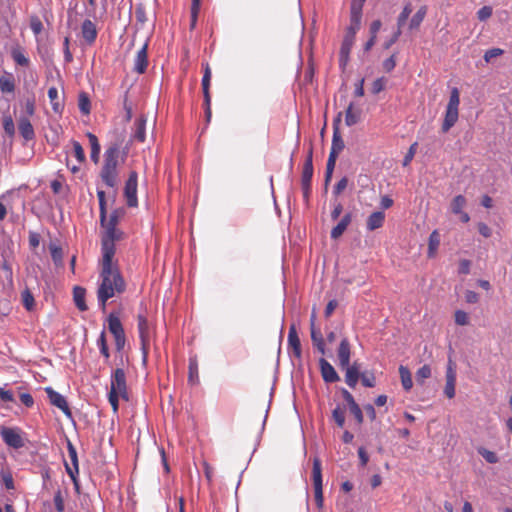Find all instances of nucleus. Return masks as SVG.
I'll return each instance as SVG.
<instances>
[{
    "instance_id": "49530a36",
    "label": "nucleus",
    "mask_w": 512,
    "mask_h": 512,
    "mask_svg": "<svg viewBox=\"0 0 512 512\" xmlns=\"http://www.w3.org/2000/svg\"><path fill=\"white\" fill-rule=\"evenodd\" d=\"M2 125L5 133L9 137H13L15 135V124L10 115H5L3 117Z\"/></svg>"
},
{
    "instance_id": "4468645a",
    "label": "nucleus",
    "mask_w": 512,
    "mask_h": 512,
    "mask_svg": "<svg viewBox=\"0 0 512 512\" xmlns=\"http://www.w3.org/2000/svg\"><path fill=\"white\" fill-rule=\"evenodd\" d=\"M131 317L134 315L131 313L130 305L127 302H120L109 312L106 320H125Z\"/></svg>"
},
{
    "instance_id": "f257e3e1",
    "label": "nucleus",
    "mask_w": 512,
    "mask_h": 512,
    "mask_svg": "<svg viewBox=\"0 0 512 512\" xmlns=\"http://www.w3.org/2000/svg\"><path fill=\"white\" fill-rule=\"evenodd\" d=\"M105 235L102 237V269L100 273L101 284L97 291L98 301L105 311L106 302L116 294L125 291L126 284L118 269L113 263L115 255V241L123 238L124 233L116 227H104Z\"/></svg>"
},
{
    "instance_id": "7ed1b4c3",
    "label": "nucleus",
    "mask_w": 512,
    "mask_h": 512,
    "mask_svg": "<svg viewBox=\"0 0 512 512\" xmlns=\"http://www.w3.org/2000/svg\"><path fill=\"white\" fill-rule=\"evenodd\" d=\"M459 104L460 93L459 90L455 87L451 90L449 102L446 107L445 117L441 127L443 133H447L456 124L459 117Z\"/></svg>"
},
{
    "instance_id": "9d476101",
    "label": "nucleus",
    "mask_w": 512,
    "mask_h": 512,
    "mask_svg": "<svg viewBox=\"0 0 512 512\" xmlns=\"http://www.w3.org/2000/svg\"><path fill=\"white\" fill-rule=\"evenodd\" d=\"M67 450H68L69 458L72 463V467L69 466L67 463H65V469H66L67 474L70 476V478L74 482L75 486L77 487L78 486L77 476L79 474L78 456H77V450L70 440H67Z\"/></svg>"
},
{
    "instance_id": "e433bc0d",
    "label": "nucleus",
    "mask_w": 512,
    "mask_h": 512,
    "mask_svg": "<svg viewBox=\"0 0 512 512\" xmlns=\"http://www.w3.org/2000/svg\"><path fill=\"white\" fill-rule=\"evenodd\" d=\"M125 215V209L124 208H117L112 211L110 214L109 219L106 218L105 225H101L102 227H117L119 221L121 218H123Z\"/></svg>"
},
{
    "instance_id": "6ab92c4d",
    "label": "nucleus",
    "mask_w": 512,
    "mask_h": 512,
    "mask_svg": "<svg viewBox=\"0 0 512 512\" xmlns=\"http://www.w3.org/2000/svg\"><path fill=\"white\" fill-rule=\"evenodd\" d=\"M109 330L115 338L116 349L119 351L125 345V334L122 322H108Z\"/></svg>"
},
{
    "instance_id": "423d86ee",
    "label": "nucleus",
    "mask_w": 512,
    "mask_h": 512,
    "mask_svg": "<svg viewBox=\"0 0 512 512\" xmlns=\"http://www.w3.org/2000/svg\"><path fill=\"white\" fill-rule=\"evenodd\" d=\"M137 186H138V174L136 171H131L129 177L125 183L124 196L127 199V205L129 207H136L138 205L137 199Z\"/></svg>"
},
{
    "instance_id": "bf43d9fd",
    "label": "nucleus",
    "mask_w": 512,
    "mask_h": 512,
    "mask_svg": "<svg viewBox=\"0 0 512 512\" xmlns=\"http://www.w3.org/2000/svg\"><path fill=\"white\" fill-rule=\"evenodd\" d=\"M504 54V50L500 48H492L485 52L484 60L489 63L493 58L501 56Z\"/></svg>"
},
{
    "instance_id": "e2e57ef3",
    "label": "nucleus",
    "mask_w": 512,
    "mask_h": 512,
    "mask_svg": "<svg viewBox=\"0 0 512 512\" xmlns=\"http://www.w3.org/2000/svg\"><path fill=\"white\" fill-rule=\"evenodd\" d=\"M396 66V54H392L389 58L383 61L382 67L385 72H391Z\"/></svg>"
},
{
    "instance_id": "a18cd8bd",
    "label": "nucleus",
    "mask_w": 512,
    "mask_h": 512,
    "mask_svg": "<svg viewBox=\"0 0 512 512\" xmlns=\"http://www.w3.org/2000/svg\"><path fill=\"white\" fill-rule=\"evenodd\" d=\"M466 203V198L463 195L455 196L451 203V211L454 214L461 213Z\"/></svg>"
},
{
    "instance_id": "20e7f679",
    "label": "nucleus",
    "mask_w": 512,
    "mask_h": 512,
    "mask_svg": "<svg viewBox=\"0 0 512 512\" xmlns=\"http://www.w3.org/2000/svg\"><path fill=\"white\" fill-rule=\"evenodd\" d=\"M312 480L314 487V498L318 509L324 506L323 484H322V467L321 460L318 457L313 459Z\"/></svg>"
},
{
    "instance_id": "680f3d73",
    "label": "nucleus",
    "mask_w": 512,
    "mask_h": 512,
    "mask_svg": "<svg viewBox=\"0 0 512 512\" xmlns=\"http://www.w3.org/2000/svg\"><path fill=\"white\" fill-rule=\"evenodd\" d=\"M348 185V178L346 176L342 177L334 186L333 193L334 195H340Z\"/></svg>"
},
{
    "instance_id": "69168bd1",
    "label": "nucleus",
    "mask_w": 512,
    "mask_h": 512,
    "mask_svg": "<svg viewBox=\"0 0 512 512\" xmlns=\"http://www.w3.org/2000/svg\"><path fill=\"white\" fill-rule=\"evenodd\" d=\"M492 7L490 6H483L482 8H480L477 12V17L480 21H486L487 19H489L492 15Z\"/></svg>"
},
{
    "instance_id": "3c124183",
    "label": "nucleus",
    "mask_w": 512,
    "mask_h": 512,
    "mask_svg": "<svg viewBox=\"0 0 512 512\" xmlns=\"http://www.w3.org/2000/svg\"><path fill=\"white\" fill-rule=\"evenodd\" d=\"M23 305L27 310H32L34 306V297L29 289H25L22 294Z\"/></svg>"
},
{
    "instance_id": "79ce46f5",
    "label": "nucleus",
    "mask_w": 512,
    "mask_h": 512,
    "mask_svg": "<svg viewBox=\"0 0 512 512\" xmlns=\"http://www.w3.org/2000/svg\"><path fill=\"white\" fill-rule=\"evenodd\" d=\"M431 377V367L427 364L420 367L416 372V382L420 385L424 384V381Z\"/></svg>"
},
{
    "instance_id": "052dcab7",
    "label": "nucleus",
    "mask_w": 512,
    "mask_h": 512,
    "mask_svg": "<svg viewBox=\"0 0 512 512\" xmlns=\"http://www.w3.org/2000/svg\"><path fill=\"white\" fill-rule=\"evenodd\" d=\"M349 411L354 416V418L358 424L363 423V420H364L363 413L358 404H354L351 407H349Z\"/></svg>"
},
{
    "instance_id": "dca6fc26",
    "label": "nucleus",
    "mask_w": 512,
    "mask_h": 512,
    "mask_svg": "<svg viewBox=\"0 0 512 512\" xmlns=\"http://www.w3.org/2000/svg\"><path fill=\"white\" fill-rule=\"evenodd\" d=\"M148 42L146 41L142 48L137 52L136 57L134 59V67L133 70L138 74H143L146 72L148 66Z\"/></svg>"
},
{
    "instance_id": "603ef678",
    "label": "nucleus",
    "mask_w": 512,
    "mask_h": 512,
    "mask_svg": "<svg viewBox=\"0 0 512 512\" xmlns=\"http://www.w3.org/2000/svg\"><path fill=\"white\" fill-rule=\"evenodd\" d=\"M72 145H73V150H74V156L76 157L78 162L79 163L85 162V159H86L85 152H84L82 145L78 141H75V140L72 141Z\"/></svg>"
},
{
    "instance_id": "0eeeda50",
    "label": "nucleus",
    "mask_w": 512,
    "mask_h": 512,
    "mask_svg": "<svg viewBox=\"0 0 512 512\" xmlns=\"http://www.w3.org/2000/svg\"><path fill=\"white\" fill-rule=\"evenodd\" d=\"M45 392L53 406L59 408L68 418H72L71 409L66 401V398L62 394L55 391L52 387H46Z\"/></svg>"
},
{
    "instance_id": "ddd939ff",
    "label": "nucleus",
    "mask_w": 512,
    "mask_h": 512,
    "mask_svg": "<svg viewBox=\"0 0 512 512\" xmlns=\"http://www.w3.org/2000/svg\"><path fill=\"white\" fill-rule=\"evenodd\" d=\"M319 366L324 382L335 383L340 380V377L334 367L325 358H320Z\"/></svg>"
},
{
    "instance_id": "f8f14e48",
    "label": "nucleus",
    "mask_w": 512,
    "mask_h": 512,
    "mask_svg": "<svg viewBox=\"0 0 512 512\" xmlns=\"http://www.w3.org/2000/svg\"><path fill=\"white\" fill-rule=\"evenodd\" d=\"M288 348L292 349L294 357L297 359H301L302 357V350H301V343L300 339L297 333V328L294 322H292L291 326L289 327L288 332Z\"/></svg>"
},
{
    "instance_id": "6e6552de",
    "label": "nucleus",
    "mask_w": 512,
    "mask_h": 512,
    "mask_svg": "<svg viewBox=\"0 0 512 512\" xmlns=\"http://www.w3.org/2000/svg\"><path fill=\"white\" fill-rule=\"evenodd\" d=\"M111 391L120 392V395L124 399H128L126 375L122 368H117L111 375Z\"/></svg>"
},
{
    "instance_id": "4be33fe9",
    "label": "nucleus",
    "mask_w": 512,
    "mask_h": 512,
    "mask_svg": "<svg viewBox=\"0 0 512 512\" xmlns=\"http://www.w3.org/2000/svg\"><path fill=\"white\" fill-rule=\"evenodd\" d=\"M351 221L352 214L348 212L341 218L339 223L331 230V238L334 240L339 239L343 235L347 227L350 225Z\"/></svg>"
},
{
    "instance_id": "aec40b11",
    "label": "nucleus",
    "mask_w": 512,
    "mask_h": 512,
    "mask_svg": "<svg viewBox=\"0 0 512 512\" xmlns=\"http://www.w3.org/2000/svg\"><path fill=\"white\" fill-rule=\"evenodd\" d=\"M337 356L341 368L350 365V344L346 338L342 339L338 347Z\"/></svg>"
},
{
    "instance_id": "a878e982",
    "label": "nucleus",
    "mask_w": 512,
    "mask_h": 512,
    "mask_svg": "<svg viewBox=\"0 0 512 512\" xmlns=\"http://www.w3.org/2000/svg\"><path fill=\"white\" fill-rule=\"evenodd\" d=\"M361 109L355 108L354 103L350 102L345 113V124L349 127L357 124L361 120Z\"/></svg>"
},
{
    "instance_id": "c03bdc74",
    "label": "nucleus",
    "mask_w": 512,
    "mask_h": 512,
    "mask_svg": "<svg viewBox=\"0 0 512 512\" xmlns=\"http://www.w3.org/2000/svg\"><path fill=\"white\" fill-rule=\"evenodd\" d=\"M477 452L479 455H481L486 462H488L489 464H495L498 462V456L496 455L495 452L493 451H490L488 449H486L485 447H478L477 448Z\"/></svg>"
},
{
    "instance_id": "f704fd0d",
    "label": "nucleus",
    "mask_w": 512,
    "mask_h": 512,
    "mask_svg": "<svg viewBox=\"0 0 512 512\" xmlns=\"http://www.w3.org/2000/svg\"><path fill=\"white\" fill-rule=\"evenodd\" d=\"M399 374L403 389L407 392L410 391L413 386L412 375L410 370L407 367L401 365L399 367Z\"/></svg>"
},
{
    "instance_id": "6e6d98bb",
    "label": "nucleus",
    "mask_w": 512,
    "mask_h": 512,
    "mask_svg": "<svg viewBox=\"0 0 512 512\" xmlns=\"http://www.w3.org/2000/svg\"><path fill=\"white\" fill-rule=\"evenodd\" d=\"M417 146H418V143L417 142H414L408 149L406 155L404 156V159H403V162H402V165L404 167L408 166L411 161L413 160L415 154H416V150H417Z\"/></svg>"
},
{
    "instance_id": "5701e85b",
    "label": "nucleus",
    "mask_w": 512,
    "mask_h": 512,
    "mask_svg": "<svg viewBox=\"0 0 512 512\" xmlns=\"http://www.w3.org/2000/svg\"><path fill=\"white\" fill-rule=\"evenodd\" d=\"M362 19V11L358 8L350 9V25L346 29V33L356 36L360 29Z\"/></svg>"
},
{
    "instance_id": "a211bd4d",
    "label": "nucleus",
    "mask_w": 512,
    "mask_h": 512,
    "mask_svg": "<svg viewBox=\"0 0 512 512\" xmlns=\"http://www.w3.org/2000/svg\"><path fill=\"white\" fill-rule=\"evenodd\" d=\"M82 37L88 45H92L98 35L96 25L89 19L83 21L81 25Z\"/></svg>"
},
{
    "instance_id": "37998d69",
    "label": "nucleus",
    "mask_w": 512,
    "mask_h": 512,
    "mask_svg": "<svg viewBox=\"0 0 512 512\" xmlns=\"http://www.w3.org/2000/svg\"><path fill=\"white\" fill-rule=\"evenodd\" d=\"M332 419L338 427L342 428L345 424V410L340 405H337L332 411Z\"/></svg>"
},
{
    "instance_id": "f3484780",
    "label": "nucleus",
    "mask_w": 512,
    "mask_h": 512,
    "mask_svg": "<svg viewBox=\"0 0 512 512\" xmlns=\"http://www.w3.org/2000/svg\"><path fill=\"white\" fill-rule=\"evenodd\" d=\"M313 172H314L313 147L310 146L307 156H306V159H305V162H304V165H303V170H302V175H301V184H311Z\"/></svg>"
},
{
    "instance_id": "5fc2aeb1",
    "label": "nucleus",
    "mask_w": 512,
    "mask_h": 512,
    "mask_svg": "<svg viewBox=\"0 0 512 512\" xmlns=\"http://www.w3.org/2000/svg\"><path fill=\"white\" fill-rule=\"evenodd\" d=\"M30 28L35 35H39L42 32L43 24L38 16L30 17Z\"/></svg>"
},
{
    "instance_id": "4c0bfd02",
    "label": "nucleus",
    "mask_w": 512,
    "mask_h": 512,
    "mask_svg": "<svg viewBox=\"0 0 512 512\" xmlns=\"http://www.w3.org/2000/svg\"><path fill=\"white\" fill-rule=\"evenodd\" d=\"M49 250L51 253V258L56 266H62L63 265V249L56 245L55 243L49 244Z\"/></svg>"
},
{
    "instance_id": "864d4df0",
    "label": "nucleus",
    "mask_w": 512,
    "mask_h": 512,
    "mask_svg": "<svg viewBox=\"0 0 512 512\" xmlns=\"http://www.w3.org/2000/svg\"><path fill=\"white\" fill-rule=\"evenodd\" d=\"M54 506L57 512H64L65 510V504H64V498L62 496V492L60 489H58L53 498Z\"/></svg>"
},
{
    "instance_id": "2f4dec72",
    "label": "nucleus",
    "mask_w": 512,
    "mask_h": 512,
    "mask_svg": "<svg viewBox=\"0 0 512 512\" xmlns=\"http://www.w3.org/2000/svg\"><path fill=\"white\" fill-rule=\"evenodd\" d=\"M0 90L2 93H12L15 90V79L13 74L5 73L0 77Z\"/></svg>"
},
{
    "instance_id": "ea45409f",
    "label": "nucleus",
    "mask_w": 512,
    "mask_h": 512,
    "mask_svg": "<svg viewBox=\"0 0 512 512\" xmlns=\"http://www.w3.org/2000/svg\"><path fill=\"white\" fill-rule=\"evenodd\" d=\"M97 197H98V201H99L100 224L101 225H105L106 214H107L105 192L103 190H98L97 191Z\"/></svg>"
},
{
    "instance_id": "338daca9",
    "label": "nucleus",
    "mask_w": 512,
    "mask_h": 512,
    "mask_svg": "<svg viewBox=\"0 0 512 512\" xmlns=\"http://www.w3.org/2000/svg\"><path fill=\"white\" fill-rule=\"evenodd\" d=\"M119 397H121L120 392L111 391L108 394V400L110 405L112 406L114 411L118 410L119 407Z\"/></svg>"
},
{
    "instance_id": "58836bf2",
    "label": "nucleus",
    "mask_w": 512,
    "mask_h": 512,
    "mask_svg": "<svg viewBox=\"0 0 512 512\" xmlns=\"http://www.w3.org/2000/svg\"><path fill=\"white\" fill-rule=\"evenodd\" d=\"M427 13V7L422 6L418 9V11L413 15V17L410 20L409 28L411 30L417 29L422 21L424 20Z\"/></svg>"
},
{
    "instance_id": "9b49d317",
    "label": "nucleus",
    "mask_w": 512,
    "mask_h": 512,
    "mask_svg": "<svg viewBox=\"0 0 512 512\" xmlns=\"http://www.w3.org/2000/svg\"><path fill=\"white\" fill-rule=\"evenodd\" d=\"M354 41H355L354 35L345 33V36L343 38V41H342V44L340 47V52H339V66L343 71L345 70V68L348 64L349 55H350L351 49L353 47Z\"/></svg>"
},
{
    "instance_id": "c756f323",
    "label": "nucleus",
    "mask_w": 512,
    "mask_h": 512,
    "mask_svg": "<svg viewBox=\"0 0 512 512\" xmlns=\"http://www.w3.org/2000/svg\"><path fill=\"white\" fill-rule=\"evenodd\" d=\"M133 138L138 142H144L146 138V117L141 115L135 121V132Z\"/></svg>"
},
{
    "instance_id": "c9c22d12",
    "label": "nucleus",
    "mask_w": 512,
    "mask_h": 512,
    "mask_svg": "<svg viewBox=\"0 0 512 512\" xmlns=\"http://www.w3.org/2000/svg\"><path fill=\"white\" fill-rule=\"evenodd\" d=\"M189 375L188 382L192 385H196L199 383V375H198V362L196 357L189 358Z\"/></svg>"
},
{
    "instance_id": "a19ab883",
    "label": "nucleus",
    "mask_w": 512,
    "mask_h": 512,
    "mask_svg": "<svg viewBox=\"0 0 512 512\" xmlns=\"http://www.w3.org/2000/svg\"><path fill=\"white\" fill-rule=\"evenodd\" d=\"M78 107L82 114L88 115L91 111V102L86 92H81L78 98Z\"/></svg>"
},
{
    "instance_id": "473e14b6",
    "label": "nucleus",
    "mask_w": 512,
    "mask_h": 512,
    "mask_svg": "<svg viewBox=\"0 0 512 512\" xmlns=\"http://www.w3.org/2000/svg\"><path fill=\"white\" fill-rule=\"evenodd\" d=\"M87 138H88L90 146H91V155H90L91 160L95 164H97L99 162V155H100V150H101L98 138L96 135H94L93 133H90V132L87 133Z\"/></svg>"
},
{
    "instance_id": "cd10ccee",
    "label": "nucleus",
    "mask_w": 512,
    "mask_h": 512,
    "mask_svg": "<svg viewBox=\"0 0 512 512\" xmlns=\"http://www.w3.org/2000/svg\"><path fill=\"white\" fill-rule=\"evenodd\" d=\"M203 67V77H202V92H203V98L205 97H211L210 93V85H211V77L212 72L209 63H202Z\"/></svg>"
},
{
    "instance_id": "39448f33",
    "label": "nucleus",
    "mask_w": 512,
    "mask_h": 512,
    "mask_svg": "<svg viewBox=\"0 0 512 512\" xmlns=\"http://www.w3.org/2000/svg\"><path fill=\"white\" fill-rule=\"evenodd\" d=\"M0 434L3 442L13 448V449H21L25 446V440L22 436V432L17 427H1Z\"/></svg>"
},
{
    "instance_id": "bb28decb",
    "label": "nucleus",
    "mask_w": 512,
    "mask_h": 512,
    "mask_svg": "<svg viewBox=\"0 0 512 512\" xmlns=\"http://www.w3.org/2000/svg\"><path fill=\"white\" fill-rule=\"evenodd\" d=\"M385 214L382 211H375L370 214L366 221V227L369 231H374L383 226Z\"/></svg>"
},
{
    "instance_id": "0e129e2a",
    "label": "nucleus",
    "mask_w": 512,
    "mask_h": 512,
    "mask_svg": "<svg viewBox=\"0 0 512 512\" xmlns=\"http://www.w3.org/2000/svg\"><path fill=\"white\" fill-rule=\"evenodd\" d=\"M360 379H361L363 386H365V387L372 388L375 386L376 380H375L374 374H372V373H370V374L362 373Z\"/></svg>"
},
{
    "instance_id": "393cba45",
    "label": "nucleus",
    "mask_w": 512,
    "mask_h": 512,
    "mask_svg": "<svg viewBox=\"0 0 512 512\" xmlns=\"http://www.w3.org/2000/svg\"><path fill=\"white\" fill-rule=\"evenodd\" d=\"M343 369L346 370V375H345L346 384L349 387L354 388L356 386L359 378H361V374L359 372V367H358L357 363L355 362L354 364L348 365L347 367H344Z\"/></svg>"
},
{
    "instance_id": "f03ea898",
    "label": "nucleus",
    "mask_w": 512,
    "mask_h": 512,
    "mask_svg": "<svg viewBox=\"0 0 512 512\" xmlns=\"http://www.w3.org/2000/svg\"><path fill=\"white\" fill-rule=\"evenodd\" d=\"M120 147L117 143L110 145L104 153V163L100 177L106 186L114 188L117 185Z\"/></svg>"
},
{
    "instance_id": "b1692460",
    "label": "nucleus",
    "mask_w": 512,
    "mask_h": 512,
    "mask_svg": "<svg viewBox=\"0 0 512 512\" xmlns=\"http://www.w3.org/2000/svg\"><path fill=\"white\" fill-rule=\"evenodd\" d=\"M311 323V340L313 346L321 353L325 354V343L320 328L316 327V322Z\"/></svg>"
},
{
    "instance_id": "72a5a7b5",
    "label": "nucleus",
    "mask_w": 512,
    "mask_h": 512,
    "mask_svg": "<svg viewBox=\"0 0 512 512\" xmlns=\"http://www.w3.org/2000/svg\"><path fill=\"white\" fill-rule=\"evenodd\" d=\"M439 245H440V234H439L438 230H434L430 234L429 241H428L427 256L429 258H433L436 255Z\"/></svg>"
},
{
    "instance_id": "c85d7f7f",
    "label": "nucleus",
    "mask_w": 512,
    "mask_h": 512,
    "mask_svg": "<svg viewBox=\"0 0 512 512\" xmlns=\"http://www.w3.org/2000/svg\"><path fill=\"white\" fill-rule=\"evenodd\" d=\"M11 57L15 63L22 67H28L30 64L29 59L24 55V50L20 45H15L11 49Z\"/></svg>"
},
{
    "instance_id": "de8ad7c7",
    "label": "nucleus",
    "mask_w": 512,
    "mask_h": 512,
    "mask_svg": "<svg viewBox=\"0 0 512 512\" xmlns=\"http://www.w3.org/2000/svg\"><path fill=\"white\" fill-rule=\"evenodd\" d=\"M48 97L52 103V108L54 112L58 113L62 109V105L57 101L58 99V90L55 87H50L48 90Z\"/></svg>"
},
{
    "instance_id": "13d9d810",
    "label": "nucleus",
    "mask_w": 512,
    "mask_h": 512,
    "mask_svg": "<svg viewBox=\"0 0 512 512\" xmlns=\"http://www.w3.org/2000/svg\"><path fill=\"white\" fill-rule=\"evenodd\" d=\"M98 347L100 349V353L106 358H109V350L106 344L104 332L101 333L99 339L97 340Z\"/></svg>"
},
{
    "instance_id": "2eb2a0df",
    "label": "nucleus",
    "mask_w": 512,
    "mask_h": 512,
    "mask_svg": "<svg viewBox=\"0 0 512 512\" xmlns=\"http://www.w3.org/2000/svg\"><path fill=\"white\" fill-rule=\"evenodd\" d=\"M150 324L151 322H138L139 336L141 339L143 361H146L148 348L150 345Z\"/></svg>"
},
{
    "instance_id": "09e8293b",
    "label": "nucleus",
    "mask_w": 512,
    "mask_h": 512,
    "mask_svg": "<svg viewBox=\"0 0 512 512\" xmlns=\"http://www.w3.org/2000/svg\"><path fill=\"white\" fill-rule=\"evenodd\" d=\"M411 13H412V6L410 3H408L404 6L402 12L398 16V19H397L398 29H401V27L406 23V21Z\"/></svg>"
},
{
    "instance_id": "7c9ffc66",
    "label": "nucleus",
    "mask_w": 512,
    "mask_h": 512,
    "mask_svg": "<svg viewBox=\"0 0 512 512\" xmlns=\"http://www.w3.org/2000/svg\"><path fill=\"white\" fill-rule=\"evenodd\" d=\"M86 289L81 286H75L73 288V299L76 307L80 311L87 310V305L85 303Z\"/></svg>"
},
{
    "instance_id": "8fccbe9b",
    "label": "nucleus",
    "mask_w": 512,
    "mask_h": 512,
    "mask_svg": "<svg viewBox=\"0 0 512 512\" xmlns=\"http://www.w3.org/2000/svg\"><path fill=\"white\" fill-rule=\"evenodd\" d=\"M387 79L385 77H379L372 83L371 92L373 94H379L385 89Z\"/></svg>"
},
{
    "instance_id": "4d7b16f0",
    "label": "nucleus",
    "mask_w": 512,
    "mask_h": 512,
    "mask_svg": "<svg viewBox=\"0 0 512 512\" xmlns=\"http://www.w3.org/2000/svg\"><path fill=\"white\" fill-rule=\"evenodd\" d=\"M2 483L6 487V489L11 490L14 489V480L12 474L9 471L1 472Z\"/></svg>"
},
{
    "instance_id": "774afa93",
    "label": "nucleus",
    "mask_w": 512,
    "mask_h": 512,
    "mask_svg": "<svg viewBox=\"0 0 512 512\" xmlns=\"http://www.w3.org/2000/svg\"><path fill=\"white\" fill-rule=\"evenodd\" d=\"M471 261L468 259H461L459 261L458 273L467 275L470 273Z\"/></svg>"
},
{
    "instance_id": "1a4fd4ad",
    "label": "nucleus",
    "mask_w": 512,
    "mask_h": 512,
    "mask_svg": "<svg viewBox=\"0 0 512 512\" xmlns=\"http://www.w3.org/2000/svg\"><path fill=\"white\" fill-rule=\"evenodd\" d=\"M342 119V112H339L333 120V137L331 144V154L339 155L345 147L344 141L340 133V123Z\"/></svg>"
},
{
    "instance_id": "412c9836",
    "label": "nucleus",
    "mask_w": 512,
    "mask_h": 512,
    "mask_svg": "<svg viewBox=\"0 0 512 512\" xmlns=\"http://www.w3.org/2000/svg\"><path fill=\"white\" fill-rule=\"evenodd\" d=\"M18 130L20 135L26 140L31 141L35 138V131L30 122L26 117H21L18 121Z\"/></svg>"
}]
</instances>
